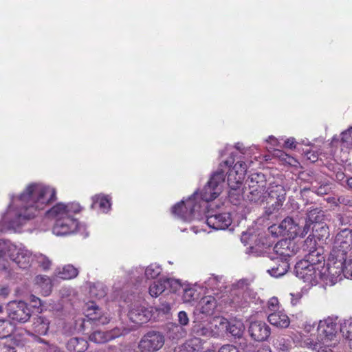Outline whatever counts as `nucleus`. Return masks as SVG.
Here are the masks:
<instances>
[{
	"label": "nucleus",
	"mask_w": 352,
	"mask_h": 352,
	"mask_svg": "<svg viewBox=\"0 0 352 352\" xmlns=\"http://www.w3.org/2000/svg\"><path fill=\"white\" fill-rule=\"evenodd\" d=\"M286 198V190L281 185H271L266 191L265 213L270 215L278 211L283 206Z\"/></svg>",
	"instance_id": "1a4fd4ad"
},
{
	"label": "nucleus",
	"mask_w": 352,
	"mask_h": 352,
	"mask_svg": "<svg viewBox=\"0 0 352 352\" xmlns=\"http://www.w3.org/2000/svg\"><path fill=\"white\" fill-rule=\"evenodd\" d=\"M254 298L252 292L248 289L246 281L241 280L233 286L229 303L236 309L245 308Z\"/></svg>",
	"instance_id": "6e6552de"
},
{
	"label": "nucleus",
	"mask_w": 352,
	"mask_h": 352,
	"mask_svg": "<svg viewBox=\"0 0 352 352\" xmlns=\"http://www.w3.org/2000/svg\"><path fill=\"white\" fill-rule=\"evenodd\" d=\"M111 207L108 196L96 195L92 197L91 208H98L102 212H107Z\"/></svg>",
	"instance_id": "bb28decb"
},
{
	"label": "nucleus",
	"mask_w": 352,
	"mask_h": 352,
	"mask_svg": "<svg viewBox=\"0 0 352 352\" xmlns=\"http://www.w3.org/2000/svg\"><path fill=\"white\" fill-rule=\"evenodd\" d=\"M164 283H166V289L169 287L173 292H176L180 288H182L181 283L177 280L173 278H166L164 279Z\"/></svg>",
	"instance_id": "8fccbe9b"
},
{
	"label": "nucleus",
	"mask_w": 352,
	"mask_h": 352,
	"mask_svg": "<svg viewBox=\"0 0 352 352\" xmlns=\"http://www.w3.org/2000/svg\"><path fill=\"white\" fill-rule=\"evenodd\" d=\"M245 327L243 322L240 320L228 321V329L226 331L235 338H240L242 336Z\"/></svg>",
	"instance_id": "f704fd0d"
},
{
	"label": "nucleus",
	"mask_w": 352,
	"mask_h": 352,
	"mask_svg": "<svg viewBox=\"0 0 352 352\" xmlns=\"http://www.w3.org/2000/svg\"><path fill=\"white\" fill-rule=\"evenodd\" d=\"M329 189L330 188L328 187L327 186H320L317 189L316 192L318 195L327 194Z\"/></svg>",
	"instance_id": "680f3d73"
},
{
	"label": "nucleus",
	"mask_w": 352,
	"mask_h": 352,
	"mask_svg": "<svg viewBox=\"0 0 352 352\" xmlns=\"http://www.w3.org/2000/svg\"><path fill=\"white\" fill-rule=\"evenodd\" d=\"M337 317H328L320 320L317 331L318 339L324 346H331V342L335 340L337 335Z\"/></svg>",
	"instance_id": "9d476101"
},
{
	"label": "nucleus",
	"mask_w": 352,
	"mask_h": 352,
	"mask_svg": "<svg viewBox=\"0 0 352 352\" xmlns=\"http://www.w3.org/2000/svg\"><path fill=\"white\" fill-rule=\"evenodd\" d=\"M274 253L276 256H271V258L280 259L286 261L287 258L296 254L297 248L295 243L291 239H283L278 241L273 248Z\"/></svg>",
	"instance_id": "dca6fc26"
},
{
	"label": "nucleus",
	"mask_w": 352,
	"mask_h": 352,
	"mask_svg": "<svg viewBox=\"0 0 352 352\" xmlns=\"http://www.w3.org/2000/svg\"><path fill=\"white\" fill-rule=\"evenodd\" d=\"M121 333L119 330L113 329L111 331L104 332L101 331H95L89 336V340L95 343H104L111 340L118 336Z\"/></svg>",
	"instance_id": "b1692460"
},
{
	"label": "nucleus",
	"mask_w": 352,
	"mask_h": 352,
	"mask_svg": "<svg viewBox=\"0 0 352 352\" xmlns=\"http://www.w3.org/2000/svg\"><path fill=\"white\" fill-rule=\"evenodd\" d=\"M80 211V206L77 203L68 204L58 203L47 212V216L56 221L58 219H63L74 215V214L78 213Z\"/></svg>",
	"instance_id": "4468645a"
},
{
	"label": "nucleus",
	"mask_w": 352,
	"mask_h": 352,
	"mask_svg": "<svg viewBox=\"0 0 352 352\" xmlns=\"http://www.w3.org/2000/svg\"><path fill=\"white\" fill-rule=\"evenodd\" d=\"M267 319L272 325L278 328H287L290 324L289 317L282 311L271 313Z\"/></svg>",
	"instance_id": "5701e85b"
},
{
	"label": "nucleus",
	"mask_w": 352,
	"mask_h": 352,
	"mask_svg": "<svg viewBox=\"0 0 352 352\" xmlns=\"http://www.w3.org/2000/svg\"><path fill=\"white\" fill-rule=\"evenodd\" d=\"M285 146L286 148H295L296 147V141H295V139L294 138H288L285 142Z\"/></svg>",
	"instance_id": "bf43d9fd"
},
{
	"label": "nucleus",
	"mask_w": 352,
	"mask_h": 352,
	"mask_svg": "<svg viewBox=\"0 0 352 352\" xmlns=\"http://www.w3.org/2000/svg\"><path fill=\"white\" fill-rule=\"evenodd\" d=\"M340 331L345 339L352 340V318L340 321Z\"/></svg>",
	"instance_id": "4c0bfd02"
},
{
	"label": "nucleus",
	"mask_w": 352,
	"mask_h": 352,
	"mask_svg": "<svg viewBox=\"0 0 352 352\" xmlns=\"http://www.w3.org/2000/svg\"><path fill=\"white\" fill-rule=\"evenodd\" d=\"M320 339H317V340H314L311 338H306L303 340V346L311 348L314 350H316L318 352H332V351L329 348H323L322 346V342H320Z\"/></svg>",
	"instance_id": "58836bf2"
},
{
	"label": "nucleus",
	"mask_w": 352,
	"mask_h": 352,
	"mask_svg": "<svg viewBox=\"0 0 352 352\" xmlns=\"http://www.w3.org/2000/svg\"><path fill=\"white\" fill-rule=\"evenodd\" d=\"M217 307V300L212 296L203 297L198 304V309L201 313L206 315L213 314Z\"/></svg>",
	"instance_id": "a878e982"
},
{
	"label": "nucleus",
	"mask_w": 352,
	"mask_h": 352,
	"mask_svg": "<svg viewBox=\"0 0 352 352\" xmlns=\"http://www.w3.org/2000/svg\"><path fill=\"white\" fill-rule=\"evenodd\" d=\"M346 176L342 171H338L335 174V179L339 182H344Z\"/></svg>",
	"instance_id": "052dcab7"
},
{
	"label": "nucleus",
	"mask_w": 352,
	"mask_h": 352,
	"mask_svg": "<svg viewBox=\"0 0 352 352\" xmlns=\"http://www.w3.org/2000/svg\"><path fill=\"white\" fill-rule=\"evenodd\" d=\"M86 317L87 318V320H82L81 325L82 328L87 323H89L91 320L98 322L102 324H107L109 321V317L102 315L99 307L94 304H91L87 307Z\"/></svg>",
	"instance_id": "4be33fe9"
},
{
	"label": "nucleus",
	"mask_w": 352,
	"mask_h": 352,
	"mask_svg": "<svg viewBox=\"0 0 352 352\" xmlns=\"http://www.w3.org/2000/svg\"><path fill=\"white\" fill-rule=\"evenodd\" d=\"M274 345L279 350L285 351L289 349L290 342L282 336H278L274 340Z\"/></svg>",
	"instance_id": "de8ad7c7"
},
{
	"label": "nucleus",
	"mask_w": 352,
	"mask_h": 352,
	"mask_svg": "<svg viewBox=\"0 0 352 352\" xmlns=\"http://www.w3.org/2000/svg\"><path fill=\"white\" fill-rule=\"evenodd\" d=\"M8 314L11 320L25 322L30 318L31 310L25 302L13 301L8 304Z\"/></svg>",
	"instance_id": "ddd939ff"
},
{
	"label": "nucleus",
	"mask_w": 352,
	"mask_h": 352,
	"mask_svg": "<svg viewBox=\"0 0 352 352\" xmlns=\"http://www.w3.org/2000/svg\"><path fill=\"white\" fill-rule=\"evenodd\" d=\"M162 306L163 307L162 308H161V309L164 312V313H167L170 311V306L169 304L168 303H166V304H162Z\"/></svg>",
	"instance_id": "338daca9"
},
{
	"label": "nucleus",
	"mask_w": 352,
	"mask_h": 352,
	"mask_svg": "<svg viewBox=\"0 0 352 352\" xmlns=\"http://www.w3.org/2000/svg\"><path fill=\"white\" fill-rule=\"evenodd\" d=\"M322 270V280L326 285H333L342 280V276H344V262L340 260L335 261L329 263L327 267H323Z\"/></svg>",
	"instance_id": "f8f14e48"
},
{
	"label": "nucleus",
	"mask_w": 352,
	"mask_h": 352,
	"mask_svg": "<svg viewBox=\"0 0 352 352\" xmlns=\"http://www.w3.org/2000/svg\"><path fill=\"white\" fill-rule=\"evenodd\" d=\"M266 141L267 142L270 143L273 146H278V140L272 135L270 136Z\"/></svg>",
	"instance_id": "0e129e2a"
},
{
	"label": "nucleus",
	"mask_w": 352,
	"mask_h": 352,
	"mask_svg": "<svg viewBox=\"0 0 352 352\" xmlns=\"http://www.w3.org/2000/svg\"><path fill=\"white\" fill-rule=\"evenodd\" d=\"M306 223L311 224L314 222H318L322 220V210L318 208L311 206L307 210Z\"/></svg>",
	"instance_id": "ea45409f"
},
{
	"label": "nucleus",
	"mask_w": 352,
	"mask_h": 352,
	"mask_svg": "<svg viewBox=\"0 0 352 352\" xmlns=\"http://www.w3.org/2000/svg\"><path fill=\"white\" fill-rule=\"evenodd\" d=\"M265 186L266 181L263 174H252L248 179L249 192L246 195L248 200L257 204L265 201Z\"/></svg>",
	"instance_id": "0eeeda50"
},
{
	"label": "nucleus",
	"mask_w": 352,
	"mask_h": 352,
	"mask_svg": "<svg viewBox=\"0 0 352 352\" xmlns=\"http://www.w3.org/2000/svg\"><path fill=\"white\" fill-rule=\"evenodd\" d=\"M192 333L197 336L213 337L215 331L211 329L209 322L195 323L192 327Z\"/></svg>",
	"instance_id": "c85d7f7f"
},
{
	"label": "nucleus",
	"mask_w": 352,
	"mask_h": 352,
	"mask_svg": "<svg viewBox=\"0 0 352 352\" xmlns=\"http://www.w3.org/2000/svg\"><path fill=\"white\" fill-rule=\"evenodd\" d=\"M248 166L242 161L237 162L232 169L230 170L228 176V184L232 190H237L241 187L247 172Z\"/></svg>",
	"instance_id": "2eb2a0df"
},
{
	"label": "nucleus",
	"mask_w": 352,
	"mask_h": 352,
	"mask_svg": "<svg viewBox=\"0 0 352 352\" xmlns=\"http://www.w3.org/2000/svg\"><path fill=\"white\" fill-rule=\"evenodd\" d=\"M272 234L288 236L289 238L297 236L304 237L310 230V225L305 223L302 227L299 222H296L292 218L287 217L279 225H273L269 228Z\"/></svg>",
	"instance_id": "20e7f679"
},
{
	"label": "nucleus",
	"mask_w": 352,
	"mask_h": 352,
	"mask_svg": "<svg viewBox=\"0 0 352 352\" xmlns=\"http://www.w3.org/2000/svg\"><path fill=\"white\" fill-rule=\"evenodd\" d=\"M272 234L288 236L289 238L297 236L304 237L310 230V225L305 223L302 227L299 222H296L292 218L287 217L279 225H273L269 228Z\"/></svg>",
	"instance_id": "39448f33"
},
{
	"label": "nucleus",
	"mask_w": 352,
	"mask_h": 352,
	"mask_svg": "<svg viewBox=\"0 0 352 352\" xmlns=\"http://www.w3.org/2000/svg\"><path fill=\"white\" fill-rule=\"evenodd\" d=\"M78 221L73 215L63 219H58L53 227V233L57 236L68 234L75 232L78 228Z\"/></svg>",
	"instance_id": "a211bd4d"
},
{
	"label": "nucleus",
	"mask_w": 352,
	"mask_h": 352,
	"mask_svg": "<svg viewBox=\"0 0 352 352\" xmlns=\"http://www.w3.org/2000/svg\"><path fill=\"white\" fill-rule=\"evenodd\" d=\"M341 141L344 144H349L352 142V127L341 133Z\"/></svg>",
	"instance_id": "603ef678"
},
{
	"label": "nucleus",
	"mask_w": 352,
	"mask_h": 352,
	"mask_svg": "<svg viewBox=\"0 0 352 352\" xmlns=\"http://www.w3.org/2000/svg\"><path fill=\"white\" fill-rule=\"evenodd\" d=\"M128 316L131 322L140 325L148 321L151 313L144 307L134 305L129 310Z\"/></svg>",
	"instance_id": "412c9836"
},
{
	"label": "nucleus",
	"mask_w": 352,
	"mask_h": 352,
	"mask_svg": "<svg viewBox=\"0 0 352 352\" xmlns=\"http://www.w3.org/2000/svg\"><path fill=\"white\" fill-rule=\"evenodd\" d=\"M31 301L32 302L35 303L34 304L35 307L38 306V305H41V300L38 298H37V297H36L34 296H31Z\"/></svg>",
	"instance_id": "69168bd1"
},
{
	"label": "nucleus",
	"mask_w": 352,
	"mask_h": 352,
	"mask_svg": "<svg viewBox=\"0 0 352 352\" xmlns=\"http://www.w3.org/2000/svg\"><path fill=\"white\" fill-rule=\"evenodd\" d=\"M256 352H272L270 348L268 346L261 347Z\"/></svg>",
	"instance_id": "774afa93"
},
{
	"label": "nucleus",
	"mask_w": 352,
	"mask_h": 352,
	"mask_svg": "<svg viewBox=\"0 0 352 352\" xmlns=\"http://www.w3.org/2000/svg\"><path fill=\"white\" fill-rule=\"evenodd\" d=\"M162 272L160 265L153 263L148 265L145 270V276L148 278H155L157 277Z\"/></svg>",
	"instance_id": "c03bdc74"
},
{
	"label": "nucleus",
	"mask_w": 352,
	"mask_h": 352,
	"mask_svg": "<svg viewBox=\"0 0 352 352\" xmlns=\"http://www.w3.org/2000/svg\"><path fill=\"white\" fill-rule=\"evenodd\" d=\"M10 294V289L8 287L4 286L0 289V296L6 298Z\"/></svg>",
	"instance_id": "e2e57ef3"
},
{
	"label": "nucleus",
	"mask_w": 352,
	"mask_h": 352,
	"mask_svg": "<svg viewBox=\"0 0 352 352\" xmlns=\"http://www.w3.org/2000/svg\"><path fill=\"white\" fill-rule=\"evenodd\" d=\"M291 300L290 302L293 306L296 305L300 300L302 295L300 292H297L296 294H290Z\"/></svg>",
	"instance_id": "6e6d98bb"
},
{
	"label": "nucleus",
	"mask_w": 352,
	"mask_h": 352,
	"mask_svg": "<svg viewBox=\"0 0 352 352\" xmlns=\"http://www.w3.org/2000/svg\"><path fill=\"white\" fill-rule=\"evenodd\" d=\"M87 347V342L83 338H72L67 343V349L72 352H84Z\"/></svg>",
	"instance_id": "c756f323"
},
{
	"label": "nucleus",
	"mask_w": 352,
	"mask_h": 352,
	"mask_svg": "<svg viewBox=\"0 0 352 352\" xmlns=\"http://www.w3.org/2000/svg\"><path fill=\"white\" fill-rule=\"evenodd\" d=\"M222 166L221 164L220 167L212 175L201 192V201L198 202L201 203L204 213L208 206V202L216 199L223 190L226 175Z\"/></svg>",
	"instance_id": "f03ea898"
},
{
	"label": "nucleus",
	"mask_w": 352,
	"mask_h": 352,
	"mask_svg": "<svg viewBox=\"0 0 352 352\" xmlns=\"http://www.w3.org/2000/svg\"><path fill=\"white\" fill-rule=\"evenodd\" d=\"M204 214L206 217L207 225L214 230H226L232 222V217L228 212L210 214L208 210Z\"/></svg>",
	"instance_id": "f3484780"
},
{
	"label": "nucleus",
	"mask_w": 352,
	"mask_h": 352,
	"mask_svg": "<svg viewBox=\"0 0 352 352\" xmlns=\"http://www.w3.org/2000/svg\"><path fill=\"white\" fill-rule=\"evenodd\" d=\"M172 213L184 221L199 219L204 212L202 206L194 193L187 200H182L172 208Z\"/></svg>",
	"instance_id": "7ed1b4c3"
},
{
	"label": "nucleus",
	"mask_w": 352,
	"mask_h": 352,
	"mask_svg": "<svg viewBox=\"0 0 352 352\" xmlns=\"http://www.w3.org/2000/svg\"><path fill=\"white\" fill-rule=\"evenodd\" d=\"M90 294L96 298H101L106 295V289L102 284L98 283L91 287Z\"/></svg>",
	"instance_id": "49530a36"
},
{
	"label": "nucleus",
	"mask_w": 352,
	"mask_h": 352,
	"mask_svg": "<svg viewBox=\"0 0 352 352\" xmlns=\"http://www.w3.org/2000/svg\"><path fill=\"white\" fill-rule=\"evenodd\" d=\"M309 259L300 261L295 265L296 276L309 285H316L322 278V270L314 263H310ZM314 261V259H311Z\"/></svg>",
	"instance_id": "423d86ee"
},
{
	"label": "nucleus",
	"mask_w": 352,
	"mask_h": 352,
	"mask_svg": "<svg viewBox=\"0 0 352 352\" xmlns=\"http://www.w3.org/2000/svg\"><path fill=\"white\" fill-rule=\"evenodd\" d=\"M336 247L345 254L352 248V230L349 229L342 230L336 237Z\"/></svg>",
	"instance_id": "aec40b11"
},
{
	"label": "nucleus",
	"mask_w": 352,
	"mask_h": 352,
	"mask_svg": "<svg viewBox=\"0 0 352 352\" xmlns=\"http://www.w3.org/2000/svg\"><path fill=\"white\" fill-rule=\"evenodd\" d=\"M251 337L256 341H263L270 335L269 326L263 321H253L249 327Z\"/></svg>",
	"instance_id": "6ab92c4d"
},
{
	"label": "nucleus",
	"mask_w": 352,
	"mask_h": 352,
	"mask_svg": "<svg viewBox=\"0 0 352 352\" xmlns=\"http://www.w3.org/2000/svg\"><path fill=\"white\" fill-rule=\"evenodd\" d=\"M182 289V300L184 302L190 303L197 298L198 294L194 287L186 286Z\"/></svg>",
	"instance_id": "79ce46f5"
},
{
	"label": "nucleus",
	"mask_w": 352,
	"mask_h": 352,
	"mask_svg": "<svg viewBox=\"0 0 352 352\" xmlns=\"http://www.w3.org/2000/svg\"><path fill=\"white\" fill-rule=\"evenodd\" d=\"M222 279V277L212 275L205 281L206 287L212 289L221 287L223 284Z\"/></svg>",
	"instance_id": "a18cd8bd"
},
{
	"label": "nucleus",
	"mask_w": 352,
	"mask_h": 352,
	"mask_svg": "<svg viewBox=\"0 0 352 352\" xmlns=\"http://www.w3.org/2000/svg\"><path fill=\"white\" fill-rule=\"evenodd\" d=\"M35 283L43 290L45 296H48L51 292L52 287L51 280L49 277L45 275H38L35 278Z\"/></svg>",
	"instance_id": "c9c22d12"
},
{
	"label": "nucleus",
	"mask_w": 352,
	"mask_h": 352,
	"mask_svg": "<svg viewBox=\"0 0 352 352\" xmlns=\"http://www.w3.org/2000/svg\"><path fill=\"white\" fill-rule=\"evenodd\" d=\"M289 264L285 261H278L276 265L267 270V272L273 277L278 278L284 275L288 270Z\"/></svg>",
	"instance_id": "72a5a7b5"
},
{
	"label": "nucleus",
	"mask_w": 352,
	"mask_h": 352,
	"mask_svg": "<svg viewBox=\"0 0 352 352\" xmlns=\"http://www.w3.org/2000/svg\"><path fill=\"white\" fill-rule=\"evenodd\" d=\"M218 352H241L239 349L232 344H224L220 347Z\"/></svg>",
	"instance_id": "5fc2aeb1"
},
{
	"label": "nucleus",
	"mask_w": 352,
	"mask_h": 352,
	"mask_svg": "<svg viewBox=\"0 0 352 352\" xmlns=\"http://www.w3.org/2000/svg\"><path fill=\"white\" fill-rule=\"evenodd\" d=\"M267 308L270 311L273 312L278 311L279 309L278 300L276 297L271 298L267 302Z\"/></svg>",
	"instance_id": "864d4df0"
},
{
	"label": "nucleus",
	"mask_w": 352,
	"mask_h": 352,
	"mask_svg": "<svg viewBox=\"0 0 352 352\" xmlns=\"http://www.w3.org/2000/svg\"><path fill=\"white\" fill-rule=\"evenodd\" d=\"M303 329L304 331L307 333H312L315 330V324L307 322L304 324Z\"/></svg>",
	"instance_id": "4d7b16f0"
},
{
	"label": "nucleus",
	"mask_w": 352,
	"mask_h": 352,
	"mask_svg": "<svg viewBox=\"0 0 352 352\" xmlns=\"http://www.w3.org/2000/svg\"><path fill=\"white\" fill-rule=\"evenodd\" d=\"M344 277L352 278V260H344Z\"/></svg>",
	"instance_id": "3c124183"
},
{
	"label": "nucleus",
	"mask_w": 352,
	"mask_h": 352,
	"mask_svg": "<svg viewBox=\"0 0 352 352\" xmlns=\"http://www.w3.org/2000/svg\"><path fill=\"white\" fill-rule=\"evenodd\" d=\"M12 330V326L8 320L0 319V339L8 337Z\"/></svg>",
	"instance_id": "37998d69"
},
{
	"label": "nucleus",
	"mask_w": 352,
	"mask_h": 352,
	"mask_svg": "<svg viewBox=\"0 0 352 352\" xmlns=\"http://www.w3.org/2000/svg\"><path fill=\"white\" fill-rule=\"evenodd\" d=\"M49 324V320L43 316L34 318L33 328L34 331L39 335H45L47 333Z\"/></svg>",
	"instance_id": "2f4dec72"
},
{
	"label": "nucleus",
	"mask_w": 352,
	"mask_h": 352,
	"mask_svg": "<svg viewBox=\"0 0 352 352\" xmlns=\"http://www.w3.org/2000/svg\"><path fill=\"white\" fill-rule=\"evenodd\" d=\"M209 322L210 327L215 333L213 337H217L228 329V320L223 317H214Z\"/></svg>",
	"instance_id": "cd10ccee"
},
{
	"label": "nucleus",
	"mask_w": 352,
	"mask_h": 352,
	"mask_svg": "<svg viewBox=\"0 0 352 352\" xmlns=\"http://www.w3.org/2000/svg\"><path fill=\"white\" fill-rule=\"evenodd\" d=\"M166 289L164 279L153 282L149 287V294L153 297H157Z\"/></svg>",
	"instance_id": "a19ab883"
},
{
	"label": "nucleus",
	"mask_w": 352,
	"mask_h": 352,
	"mask_svg": "<svg viewBox=\"0 0 352 352\" xmlns=\"http://www.w3.org/2000/svg\"><path fill=\"white\" fill-rule=\"evenodd\" d=\"M204 342L200 338L195 336L183 345L184 352H201Z\"/></svg>",
	"instance_id": "473e14b6"
},
{
	"label": "nucleus",
	"mask_w": 352,
	"mask_h": 352,
	"mask_svg": "<svg viewBox=\"0 0 352 352\" xmlns=\"http://www.w3.org/2000/svg\"><path fill=\"white\" fill-rule=\"evenodd\" d=\"M178 322L179 325H173L172 328V332L174 333V335L171 336L173 339H179L186 335V331L182 327L188 324L189 318L184 311H181L178 313Z\"/></svg>",
	"instance_id": "393cba45"
},
{
	"label": "nucleus",
	"mask_w": 352,
	"mask_h": 352,
	"mask_svg": "<svg viewBox=\"0 0 352 352\" xmlns=\"http://www.w3.org/2000/svg\"><path fill=\"white\" fill-rule=\"evenodd\" d=\"M164 336L160 332L151 331L142 336L138 348L141 352H156L164 344Z\"/></svg>",
	"instance_id": "9b49d317"
},
{
	"label": "nucleus",
	"mask_w": 352,
	"mask_h": 352,
	"mask_svg": "<svg viewBox=\"0 0 352 352\" xmlns=\"http://www.w3.org/2000/svg\"><path fill=\"white\" fill-rule=\"evenodd\" d=\"M304 250L309 252L308 259H311L314 255L318 256L320 253L316 250V241L314 235H309L305 241Z\"/></svg>",
	"instance_id": "e433bc0d"
},
{
	"label": "nucleus",
	"mask_w": 352,
	"mask_h": 352,
	"mask_svg": "<svg viewBox=\"0 0 352 352\" xmlns=\"http://www.w3.org/2000/svg\"><path fill=\"white\" fill-rule=\"evenodd\" d=\"M54 188L41 183L28 185L19 195H10V204L1 217L0 231H18L56 199Z\"/></svg>",
	"instance_id": "f257e3e1"
},
{
	"label": "nucleus",
	"mask_w": 352,
	"mask_h": 352,
	"mask_svg": "<svg viewBox=\"0 0 352 352\" xmlns=\"http://www.w3.org/2000/svg\"><path fill=\"white\" fill-rule=\"evenodd\" d=\"M34 260L37 261L43 270H48L52 264L49 258L42 254H35Z\"/></svg>",
	"instance_id": "09e8293b"
},
{
	"label": "nucleus",
	"mask_w": 352,
	"mask_h": 352,
	"mask_svg": "<svg viewBox=\"0 0 352 352\" xmlns=\"http://www.w3.org/2000/svg\"><path fill=\"white\" fill-rule=\"evenodd\" d=\"M56 274L57 277L60 278L69 280L76 277L78 274V270L72 265H67L61 269H57Z\"/></svg>",
	"instance_id": "7c9ffc66"
},
{
	"label": "nucleus",
	"mask_w": 352,
	"mask_h": 352,
	"mask_svg": "<svg viewBox=\"0 0 352 352\" xmlns=\"http://www.w3.org/2000/svg\"><path fill=\"white\" fill-rule=\"evenodd\" d=\"M305 156H306L307 159L308 160L311 161V162H316L318 158V154L314 151L307 152L305 154Z\"/></svg>",
	"instance_id": "13d9d810"
}]
</instances>
